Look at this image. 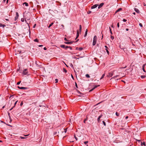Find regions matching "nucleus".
Masks as SVG:
<instances>
[{
    "instance_id": "nucleus-1",
    "label": "nucleus",
    "mask_w": 146,
    "mask_h": 146,
    "mask_svg": "<svg viewBox=\"0 0 146 146\" xmlns=\"http://www.w3.org/2000/svg\"><path fill=\"white\" fill-rule=\"evenodd\" d=\"M97 36H95L94 37V38H93V46L95 45L96 42V40H97Z\"/></svg>"
},
{
    "instance_id": "nucleus-2",
    "label": "nucleus",
    "mask_w": 146,
    "mask_h": 146,
    "mask_svg": "<svg viewBox=\"0 0 146 146\" xmlns=\"http://www.w3.org/2000/svg\"><path fill=\"white\" fill-rule=\"evenodd\" d=\"M19 16V14L17 12L16 13V15L15 18V21L18 18Z\"/></svg>"
},
{
    "instance_id": "nucleus-3",
    "label": "nucleus",
    "mask_w": 146,
    "mask_h": 146,
    "mask_svg": "<svg viewBox=\"0 0 146 146\" xmlns=\"http://www.w3.org/2000/svg\"><path fill=\"white\" fill-rule=\"evenodd\" d=\"M18 88H19L21 89H22V90H26L27 89V88L25 87H20L19 86H18Z\"/></svg>"
},
{
    "instance_id": "nucleus-4",
    "label": "nucleus",
    "mask_w": 146,
    "mask_h": 146,
    "mask_svg": "<svg viewBox=\"0 0 146 146\" xmlns=\"http://www.w3.org/2000/svg\"><path fill=\"white\" fill-rule=\"evenodd\" d=\"M99 86H100V85H95L94 86V87L92 90H90V91H92L93 90L95 89L97 87H99Z\"/></svg>"
},
{
    "instance_id": "nucleus-5",
    "label": "nucleus",
    "mask_w": 146,
    "mask_h": 146,
    "mask_svg": "<svg viewBox=\"0 0 146 146\" xmlns=\"http://www.w3.org/2000/svg\"><path fill=\"white\" fill-rule=\"evenodd\" d=\"M98 5V4H95V5H94L92 6L91 7L92 9H94L97 7Z\"/></svg>"
},
{
    "instance_id": "nucleus-6",
    "label": "nucleus",
    "mask_w": 146,
    "mask_h": 146,
    "mask_svg": "<svg viewBox=\"0 0 146 146\" xmlns=\"http://www.w3.org/2000/svg\"><path fill=\"white\" fill-rule=\"evenodd\" d=\"M74 41H70V42H64V43L66 44H72V43L73 42H74Z\"/></svg>"
},
{
    "instance_id": "nucleus-7",
    "label": "nucleus",
    "mask_w": 146,
    "mask_h": 146,
    "mask_svg": "<svg viewBox=\"0 0 146 146\" xmlns=\"http://www.w3.org/2000/svg\"><path fill=\"white\" fill-rule=\"evenodd\" d=\"M104 3H101L100 5L98 7V8L99 9L100 8H101L104 5Z\"/></svg>"
},
{
    "instance_id": "nucleus-8",
    "label": "nucleus",
    "mask_w": 146,
    "mask_h": 146,
    "mask_svg": "<svg viewBox=\"0 0 146 146\" xmlns=\"http://www.w3.org/2000/svg\"><path fill=\"white\" fill-rule=\"evenodd\" d=\"M134 10L136 13H139V11L138 9L135 8L134 9Z\"/></svg>"
},
{
    "instance_id": "nucleus-9",
    "label": "nucleus",
    "mask_w": 146,
    "mask_h": 146,
    "mask_svg": "<svg viewBox=\"0 0 146 146\" xmlns=\"http://www.w3.org/2000/svg\"><path fill=\"white\" fill-rule=\"evenodd\" d=\"M140 77L142 79L145 78H146V75H142Z\"/></svg>"
},
{
    "instance_id": "nucleus-10",
    "label": "nucleus",
    "mask_w": 146,
    "mask_h": 146,
    "mask_svg": "<svg viewBox=\"0 0 146 146\" xmlns=\"http://www.w3.org/2000/svg\"><path fill=\"white\" fill-rule=\"evenodd\" d=\"M79 36V32L78 31H77V36L76 38H75V39H76Z\"/></svg>"
},
{
    "instance_id": "nucleus-11",
    "label": "nucleus",
    "mask_w": 146,
    "mask_h": 146,
    "mask_svg": "<svg viewBox=\"0 0 146 146\" xmlns=\"http://www.w3.org/2000/svg\"><path fill=\"white\" fill-rule=\"evenodd\" d=\"M87 32H88V30H87V29L86 30V31H85V35H84V37H86V36L87 34Z\"/></svg>"
},
{
    "instance_id": "nucleus-12",
    "label": "nucleus",
    "mask_w": 146,
    "mask_h": 146,
    "mask_svg": "<svg viewBox=\"0 0 146 146\" xmlns=\"http://www.w3.org/2000/svg\"><path fill=\"white\" fill-rule=\"evenodd\" d=\"M79 31L81 33L82 31V26L81 25H79Z\"/></svg>"
},
{
    "instance_id": "nucleus-13",
    "label": "nucleus",
    "mask_w": 146,
    "mask_h": 146,
    "mask_svg": "<svg viewBox=\"0 0 146 146\" xmlns=\"http://www.w3.org/2000/svg\"><path fill=\"white\" fill-rule=\"evenodd\" d=\"M6 26L5 25H2V24L0 23V27H3V28Z\"/></svg>"
},
{
    "instance_id": "nucleus-14",
    "label": "nucleus",
    "mask_w": 146,
    "mask_h": 146,
    "mask_svg": "<svg viewBox=\"0 0 146 146\" xmlns=\"http://www.w3.org/2000/svg\"><path fill=\"white\" fill-rule=\"evenodd\" d=\"M27 70V69H24L23 71V73H27L28 72H26Z\"/></svg>"
},
{
    "instance_id": "nucleus-15",
    "label": "nucleus",
    "mask_w": 146,
    "mask_h": 146,
    "mask_svg": "<svg viewBox=\"0 0 146 146\" xmlns=\"http://www.w3.org/2000/svg\"><path fill=\"white\" fill-rule=\"evenodd\" d=\"M60 46L61 48H65V45H62Z\"/></svg>"
},
{
    "instance_id": "nucleus-16",
    "label": "nucleus",
    "mask_w": 146,
    "mask_h": 146,
    "mask_svg": "<svg viewBox=\"0 0 146 146\" xmlns=\"http://www.w3.org/2000/svg\"><path fill=\"white\" fill-rule=\"evenodd\" d=\"M122 10V9L121 8H120L118 9V10H117V11H116V12H118L120 11L121 10Z\"/></svg>"
},
{
    "instance_id": "nucleus-17",
    "label": "nucleus",
    "mask_w": 146,
    "mask_h": 146,
    "mask_svg": "<svg viewBox=\"0 0 146 146\" xmlns=\"http://www.w3.org/2000/svg\"><path fill=\"white\" fill-rule=\"evenodd\" d=\"M23 5H25L26 6H28V4L26 2H25L23 4Z\"/></svg>"
},
{
    "instance_id": "nucleus-18",
    "label": "nucleus",
    "mask_w": 146,
    "mask_h": 146,
    "mask_svg": "<svg viewBox=\"0 0 146 146\" xmlns=\"http://www.w3.org/2000/svg\"><path fill=\"white\" fill-rule=\"evenodd\" d=\"M145 65H146V64H145L143 66V71H144V72H145V69H144V66H145Z\"/></svg>"
},
{
    "instance_id": "nucleus-19",
    "label": "nucleus",
    "mask_w": 146,
    "mask_h": 146,
    "mask_svg": "<svg viewBox=\"0 0 146 146\" xmlns=\"http://www.w3.org/2000/svg\"><path fill=\"white\" fill-rule=\"evenodd\" d=\"M53 24V23H52L51 24H50V25H49V26L48 27V28H50V27Z\"/></svg>"
},
{
    "instance_id": "nucleus-20",
    "label": "nucleus",
    "mask_w": 146,
    "mask_h": 146,
    "mask_svg": "<svg viewBox=\"0 0 146 146\" xmlns=\"http://www.w3.org/2000/svg\"><path fill=\"white\" fill-rule=\"evenodd\" d=\"M105 75V74H104L102 75V77H101V78H100V80H101V79H102V78H103L104 77Z\"/></svg>"
},
{
    "instance_id": "nucleus-21",
    "label": "nucleus",
    "mask_w": 146,
    "mask_h": 146,
    "mask_svg": "<svg viewBox=\"0 0 146 146\" xmlns=\"http://www.w3.org/2000/svg\"><path fill=\"white\" fill-rule=\"evenodd\" d=\"M145 145V142H143V143L142 142H141V145Z\"/></svg>"
},
{
    "instance_id": "nucleus-22",
    "label": "nucleus",
    "mask_w": 146,
    "mask_h": 146,
    "mask_svg": "<svg viewBox=\"0 0 146 146\" xmlns=\"http://www.w3.org/2000/svg\"><path fill=\"white\" fill-rule=\"evenodd\" d=\"M34 41L35 42H38V40L37 38L34 39Z\"/></svg>"
},
{
    "instance_id": "nucleus-23",
    "label": "nucleus",
    "mask_w": 146,
    "mask_h": 146,
    "mask_svg": "<svg viewBox=\"0 0 146 146\" xmlns=\"http://www.w3.org/2000/svg\"><path fill=\"white\" fill-rule=\"evenodd\" d=\"M115 114L117 116H119V113L117 112H116Z\"/></svg>"
},
{
    "instance_id": "nucleus-24",
    "label": "nucleus",
    "mask_w": 146,
    "mask_h": 146,
    "mask_svg": "<svg viewBox=\"0 0 146 146\" xmlns=\"http://www.w3.org/2000/svg\"><path fill=\"white\" fill-rule=\"evenodd\" d=\"M63 71L65 73L67 72V70H66V69L64 68H63Z\"/></svg>"
},
{
    "instance_id": "nucleus-25",
    "label": "nucleus",
    "mask_w": 146,
    "mask_h": 146,
    "mask_svg": "<svg viewBox=\"0 0 146 146\" xmlns=\"http://www.w3.org/2000/svg\"><path fill=\"white\" fill-rule=\"evenodd\" d=\"M86 76L87 78H89L90 77V76L88 74H87L86 75Z\"/></svg>"
},
{
    "instance_id": "nucleus-26",
    "label": "nucleus",
    "mask_w": 146,
    "mask_h": 146,
    "mask_svg": "<svg viewBox=\"0 0 146 146\" xmlns=\"http://www.w3.org/2000/svg\"><path fill=\"white\" fill-rule=\"evenodd\" d=\"M88 141H86L84 142V143L85 145H86L88 143Z\"/></svg>"
},
{
    "instance_id": "nucleus-27",
    "label": "nucleus",
    "mask_w": 146,
    "mask_h": 146,
    "mask_svg": "<svg viewBox=\"0 0 146 146\" xmlns=\"http://www.w3.org/2000/svg\"><path fill=\"white\" fill-rule=\"evenodd\" d=\"M109 29H110V33H111V34L112 35V33L111 32V28L110 27H109Z\"/></svg>"
},
{
    "instance_id": "nucleus-28",
    "label": "nucleus",
    "mask_w": 146,
    "mask_h": 146,
    "mask_svg": "<svg viewBox=\"0 0 146 146\" xmlns=\"http://www.w3.org/2000/svg\"><path fill=\"white\" fill-rule=\"evenodd\" d=\"M21 52V50H19L17 52V54H20Z\"/></svg>"
},
{
    "instance_id": "nucleus-29",
    "label": "nucleus",
    "mask_w": 146,
    "mask_h": 146,
    "mask_svg": "<svg viewBox=\"0 0 146 146\" xmlns=\"http://www.w3.org/2000/svg\"><path fill=\"white\" fill-rule=\"evenodd\" d=\"M102 122L104 125L105 126L106 125V122L104 121H103Z\"/></svg>"
},
{
    "instance_id": "nucleus-30",
    "label": "nucleus",
    "mask_w": 146,
    "mask_h": 146,
    "mask_svg": "<svg viewBox=\"0 0 146 146\" xmlns=\"http://www.w3.org/2000/svg\"><path fill=\"white\" fill-rule=\"evenodd\" d=\"M55 80L56 83H57L58 82V80L57 79H56Z\"/></svg>"
},
{
    "instance_id": "nucleus-31",
    "label": "nucleus",
    "mask_w": 146,
    "mask_h": 146,
    "mask_svg": "<svg viewBox=\"0 0 146 146\" xmlns=\"http://www.w3.org/2000/svg\"><path fill=\"white\" fill-rule=\"evenodd\" d=\"M21 82V81L18 82L17 83V85H19V84H20Z\"/></svg>"
},
{
    "instance_id": "nucleus-32",
    "label": "nucleus",
    "mask_w": 146,
    "mask_h": 146,
    "mask_svg": "<svg viewBox=\"0 0 146 146\" xmlns=\"http://www.w3.org/2000/svg\"><path fill=\"white\" fill-rule=\"evenodd\" d=\"M64 132L66 133L67 131V129L66 128L64 129Z\"/></svg>"
},
{
    "instance_id": "nucleus-33",
    "label": "nucleus",
    "mask_w": 146,
    "mask_h": 146,
    "mask_svg": "<svg viewBox=\"0 0 146 146\" xmlns=\"http://www.w3.org/2000/svg\"><path fill=\"white\" fill-rule=\"evenodd\" d=\"M111 39L112 40H113V39H114V36H112L111 35Z\"/></svg>"
},
{
    "instance_id": "nucleus-34",
    "label": "nucleus",
    "mask_w": 146,
    "mask_h": 146,
    "mask_svg": "<svg viewBox=\"0 0 146 146\" xmlns=\"http://www.w3.org/2000/svg\"><path fill=\"white\" fill-rule=\"evenodd\" d=\"M23 102H22L20 104V106H22L23 105Z\"/></svg>"
},
{
    "instance_id": "nucleus-35",
    "label": "nucleus",
    "mask_w": 146,
    "mask_h": 146,
    "mask_svg": "<svg viewBox=\"0 0 146 146\" xmlns=\"http://www.w3.org/2000/svg\"><path fill=\"white\" fill-rule=\"evenodd\" d=\"M106 52H107V53H108V54H109V52L108 50L107 49H106Z\"/></svg>"
},
{
    "instance_id": "nucleus-36",
    "label": "nucleus",
    "mask_w": 146,
    "mask_h": 146,
    "mask_svg": "<svg viewBox=\"0 0 146 146\" xmlns=\"http://www.w3.org/2000/svg\"><path fill=\"white\" fill-rule=\"evenodd\" d=\"M20 137V138H21V139H25L26 138L25 137Z\"/></svg>"
},
{
    "instance_id": "nucleus-37",
    "label": "nucleus",
    "mask_w": 146,
    "mask_h": 146,
    "mask_svg": "<svg viewBox=\"0 0 146 146\" xmlns=\"http://www.w3.org/2000/svg\"><path fill=\"white\" fill-rule=\"evenodd\" d=\"M117 27L118 28H119V23H117Z\"/></svg>"
},
{
    "instance_id": "nucleus-38",
    "label": "nucleus",
    "mask_w": 146,
    "mask_h": 146,
    "mask_svg": "<svg viewBox=\"0 0 146 146\" xmlns=\"http://www.w3.org/2000/svg\"><path fill=\"white\" fill-rule=\"evenodd\" d=\"M74 138L76 139V141H77L78 140L77 138L75 135L74 136Z\"/></svg>"
},
{
    "instance_id": "nucleus-39",
    "label": "nucleus",
    "mask_w": 146,
    "mask_h": 146,
    "mask_svg": "<svg viewBox=\"0 0 146 146\" xmlns=\"http://www.w3.org/2000/svg\"><path fill=\"white\" fill-rule=\"evenodd\" d=\"M68 48V46H65V49H67V48Z\"/></svg>"
},
{
    "instance_id": "nucleus-40",
    "label": "nucleus",
    "mask_w": 146,
    "mask_h": 146,
    "mask_svg": "<svg viewBox=\"0 0 146 146\" xmlns=\"http://www.w3.org/2000/svg\"><path fill=\"white\" fill-rule=\"evenodd\" d=\"M68 48H70V50H72V48L70 46H68Z\"/></svg>"
},
{
    "instance_id": "nucleus-41",
    "label": "nucleus",
    "mask_w": 146,
    "mask_h": 146,
    "mask_svg": "<svg viewBox=\"0 0 146 146\" xmlns=\"http://www.w3.org/2000/svg\"><path fill=\"white\" fill-rule=\"evenodd\" d=\"M87 120V119H86L84 121V123H85V121Z\"/></svg>"
},
{
    "instance_id": "nucleus-42",
    "label": "nucleus",
    "mask_w": 146,
    "mask_h": 146,
    "mask_svg": "<svg viewBox=\"0 0 146 146\" xmlns=\"http://www.w3.org/2000/svg\"><path fill=\"white\" fill-rule=\"evenodd\" d=\"M23 135L24 137H27L29 135V134L27 135Z\"/></svg>"
},
{
    "instance_id": "nucleus-43",
    "label": "nucleus",
    "mask_w": 146,
    "mask_h": 146,
    "mask_svg": "<svg viewBox=\"0 0 146 146\" xmlns=\"http://www.w3.org/2000/svg\"><path fill=\"white\" fill-rule=\"evenodd\" d=\"M123 22H125L127 20H126V19H124L123 20Z\"/></svg>"
},
{
    "instance_id": "nucleus-44",
    "label": "nucleus",
    "mask_w": 146,
    "mask_h": 146,
    "mask_svg": "<svg viewBox=\"0 0 146 146\" xmlns=\"http://www.w3.org/2000/svg\"><path fill=\"white\" fill-rule=\"evenodd\" d=\"M139 26L141 27H142L143 26H142V25L141 23H140L139 24Z\"/></svg>"
},
{
    "instance_id": "nucleus-45",
    "label": "nucleus",
    "mask_w": 146,
    "mask_h": 146,
    "mask_svg": "<svg viewBox=\"0 0 146 146\" xmlns=\"http://www.w3.org/2000/svg\"><path fill=\"white\" fill-rule=\"evenodd\" d=\"M100 118H98V119H97V121H98V122H99L100 121Z\"/></svg>"
},
{
    "instance_id": "nucleus-46",
    "label": "nucleus",
    "mask_w": 146,
    "mask_h": 146,
    "mask_svg": "<svg viewBox=\"0 0 146 146\" xmlns=\"http://www.w3.org/2000/svg\"><path fill=\"white\" fill-rule=\"evenodd\" d=\"M102 116V115H101L100 116H99V117L98 118H100V119Z\"/></svg>"
},
{
    "instance_id": "nucleus-47",
    "label": "nucleus",
    "mask_w": 146,
    "mask_h": 146,
    "mask_svg": "<svg viewBox=\"0 0 146 146\" xmlns=\"http://www.w3.org/2000/svg\"><path fill=\"white\" fill-rule=\"evenodd\" d=\"M21 21L22 22H24V19H21Z\"/></svg>"
},
{
    "instance_id": "nucleus-48",
    "label": "nucleus",
    "mask_w": 146,
    "mask_h": 146,
    "mask_svg": "<svg viewBox=\"0 0 146 146\" xmlns=\"http://www.w3.org/2000/svg\"><path fill=\"white\" fill-rule=\"evenodd\" d=\"M18 102V101H17L15 102V105L17 103V102Z\"/></svg>"
},
{
    "instance_id": "nucleus-49",
    "label": "nucleus",
    "mask_w": 146,
    "mask_h": 146,
    "mask_svg": "<svg viewBox=\"0 0 146 146\" xmlns=\"http://www.w3.org/2000/svg\"><path fill=\"white\" fill-rule=\"evenodd\" d=\"M71 77H72V78H73V79H74V77H73V75L72 74H71Z\"/></svg>"
},
{
    "instance_id": "nucleus-50",
    "label": "nucleus",
    "mask_w": 146,
    "mask_h": 146,
    "mask_svg": "<svg viewBox=\"0 0 146 146\" xmlns=\"http://www.w3.org/2000/svg\"><path fill=\"white\" fill-rule=\"evenodd\" d=\"M128 118V116H127L126 117L125 119H127Z\"/></svg>"
},
{
    "instance_id": "nucleus-51",
    "label": "nucleus",
    "mask_w": 146,
    "mask_h": 146,
    "mask_svg": "<svg viewBox=\"0 0 146 146\" xmlns=\"http://www.w3.org/2000/svg\"><path fill=\"white\" fill-rule=\"evenodd\" d=\"M64 40H66V41H67V40L66 39V38H64Z\"/></svg>"
},
{
    "instance_id": "nucleus-52",
    "label": "nucleus",
    "mask_w": 146,
    "mask_h": 146,
    "mask_svg": "<svg viewBox=\"0 0 146 146\" xmlns=\"http://www.w3.org/2000/svg\"><path fill=\"white\" fill-rule=\"evenodd\" d=\"M44 49L45 50H46V48L45 47L44 48Z\"/></svg>"
},
{
    "instance_id": "nucleus-53",
    "label": "nucleus",
    "mask_w": 146,
    "mask_h": 146,
    "mask_svg": "<svg viewBox=\"0 0 146 146\" xmlns=\"http://www.w3.org/2000/svg\"><path fill=\"white\" fill-rule=\"evenodd\" d=\"M43 46L42 45H38V46L39 47H41V46Z\"/></svg>"
},
{
    "instance_id": "nucleus-54",
    "label": "nucleus",
    "mask_w": 146,
    "mask_h": 146,
    "mask_svg": "<svg viewBox=\"0 0 146 146\" xmlns=\"http://www.w3.org/2000/svg\"><path fill=\"white\" fill-rule=\"evenodd\" d=\"M126 31H129V29H127H127H126Z\"/></svg>"
},
{
    "instance_id": "nucleus-55",
    "label": "nucleus",
    "mask_w": 146,
    "mask_h": 146,
    "mask_svg": "<svg viewBox=\"0 0 146 146\" xmlns=\"http://www.w3.org/2000/svg\"><path fill=\"white\" fill-rule=\"evenodd\" d=\"M105 47L106 48V49H107L108 48V47L106 46H105Z\"/></svg>"
},
{
    "instance_id": "nucleus-56",
    "label": "nucleus",
    "mask_w": 146,
    "mask_h": 146,
    "mask_svg": "<svg viewBox=\"0 0 146 146\" xmlns=\"http://www.w3.org/2000/svg\"><path fill=\"white\" fill-rule=\"evenodd\" d=\"M133 14L134 15H135V12H133Z\"/></svg>"
},
{
    "instance_id": "nucleus-57",
    "label": "nucleus",
    "mask_w": 146,
    "mask_h": 146,
    "mask_svg": "<svg viewBox=\"0 0 146 146\" xmlns=\"http://www.w3.org/2000/svg\"><path fill=\"white\" fill-rule=\"evenodd\" d=\"M36 25V24H35L33 26V27L34 28L35 26Z\"/></svg>"
},
{
    "instance_id": "nucleus-58",
    "label": "nucleus",
    "mask_w": 146,
    "mask_h": 146,
    "mask_svg": "<svg viewBox=\"0 0 146 146\" xmlns=\"http://www.w3.org/2000/svg\"><path fill=\"white\" fill-rule=\"evenodd\" d=\"M5 20L7 21H9V20L8 19H5Z\"/></svg>"
},
{
    "instance_id": "nucleus-59",
    "label": "nucleus",
    "mask_w": 146,
    "mask_h": 146,
    "mask_svg": "<svg viewBox=\"0 0 146 146\" xmlns=\"http://www.w3.org/2000/svg\"><path fill=\"white\" fill-rule=\"evenodd\" d=\"M76 87H77V84H76Z\"/></svg>"
},
{
    "instance_id": "nucleus-60",
    "label": "nucleus",
    "mask_w": 146,
    "mask_h": 146,
    "mask_svg": "<svg viewBox=\"0 0 146 146\" xmlns=\"http://www.w3.org/2000/svg\"><path fill=\"white\" fill-rule=\"evenodd\" d=\"M137 141H139V142H140V140H137Z\"/></svg>"
},
{
    "instance_id": "nucleus-61",
    "label": "nucleus",
    "mask_w": 146,
    "mask_h": 146,
    "mask_svg": "<svg viewBox=\"0 0 146 146\" xmlns=\"http://www.w3.org/2000/svg\"><path fill=\"white\" fill-rule=\"evenodd\" d=\"M56 132H54V135H55V134H56Z\"/></svg>"
},
{
    "instance_id": "nucleus-62",
    "label": "nucleus",
    "mask_w": 146,
    "mask_h": 146,
    "mask_svg": "<svg viewBox=\"0 0 146 146\" xmlns=\"http://www.w3.org/2000/svg\"><path fill=\"white\" fill-rule=\"evenodd\" d=\"M8 0H7V3H8Z\"/></svg>"
},
{
    "instance_id": "nucleus-63",
    "label": "nucleus",
    "mask_w": 146,
    "mask_h": 146,
    "mask_svg": "<svg viewBox=\"0 0 146 146\" xmlns=\"http://www.w3.org/2000/svg\"><path fill=\"white\" fill-rule=\"evenodd\" d=\"M27 74H26V73H25V74H23V75H26Z\"/></svg>"
},
{
    "instance_id": "nucleus-64",
    "label": "nucleus",
    "mask_w": 146,
    "mask_h": 146,
    "mask_svg": "<svg viewBox=\"0 0 146 146\" xmlns=\"http://www.w3.org/2000/svg\"><path fill=\"white\" fill-rule=\"evenodd\" d=\"M6 0H3V1L4 2H5V1Z\"/></svg>"
}]
</instances>
